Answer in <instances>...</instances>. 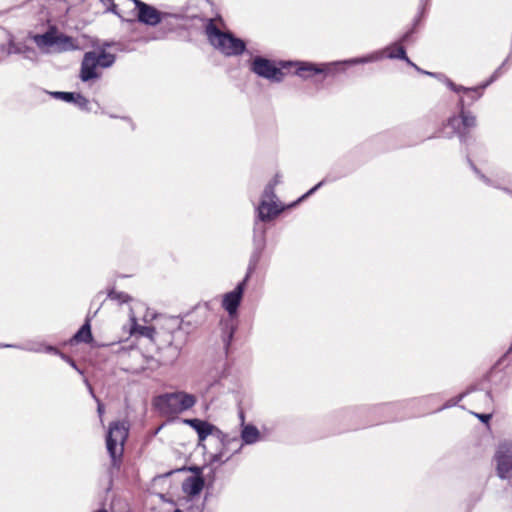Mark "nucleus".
Here are the masks:
<instances>
[{"label": "nucleus", "instance_id": "1", "mask_svg": "<svg viewBox=\"0 0 512 512\" xmlns=\"http://www.w3.org/2000/svg\"><path fill=\"white\" fill-rule=\"evenodd\" d=\"M265 234L266 229L263 226H259L258 222H255L253 241L256 252L250 260L247 273L244 279L238 283L232 291L222 296L221 306L228 313V319L221 322L223 325V341L226 346L230 344L233 338L236 329L235 320L238 317V308L241 304L246 284L256 269L260 253L265 246Z\"/></svg>", "mask_w": 512, "mask_h": 512}, {"label": "nucleus", "instance_id": "2", "mask_svg": "<svg viewBox=\"0 0 512 512\" xmlns=\"http://www.w3.org/2000/svg\"><path fill=\"white\" fill-rule=\"evenodd\" d=\"M381 52H374L367 56L352 58L344 61H337L331 63L315 64L308 61H287L281 63L282 67L294 66L296 68L295 74L302 79H309L312 76L320 73H330L339 71L338 67L343 65H357L366 64L381 59Z\"/></svg>", "mask_w": 512, "mask_h": 512}, {"label": "nucleus", "instance_id": "3", "mask_svg": "<svg viewBox=\"0 0 512 512\" xmlns=\"http://www.w3.org/2000/svg\"><path fill=\"white\" fill-rule=\"evenodd\" d=\"M197 403L194 394L185 391H175L157 396L153 404L165 416H174L190 410Z\"/></svg>", "mask_w": 512, "mask_h": 512}, {"label": "nucleus", "instance_id": "4", "mask_svg": "<svg viewBox=\"0 0 512 512\" xmlns=\"http://www.w3.org/2000/svg\"><path fill=\"white\" fill-rule=\"evenodd\" d=\"M205 33L210 44L225 56H238L245 51L246 45L243 40L221 31L213 20L207 23Z\"/></svg>", "mask_w": 512, "mask_h": 512}, {"label": "nucleus", "instance_id": "5", "mask_svg": "<svg viewBox=\"0 0 512 512\" xmlns=\"http://www.w3.org/2000/svg\"><path fill=\"white\" fill-rule=\"evenodd\" d=\"M32 39L41 52L46 54L72 51L77 48L72 37L55 29H50L44 34L33 35Z\"/></svg>", "mask_w": 512, "mask_h": 512}, {"label": "nucleus", "instance_id": "6", "mask_svg": "<svg viewBox=\"0 0 512 512\" xmlns=\"http://www.w3.org/2000/svg\"><path fill=\"white\" fill-rule=\"evenodd\" d=\"M115 62V56L106 51H88L84 54L79 77L83 82L98 79L101 76L99 68H109Z\"/></svg>", "mask_w": 512, "mask_h": 512}, {"label": "nucleus", "instance_id": "7", "mask_svg": "<svg viewBox=\"0 0 512 512\" xmlns=\"http://www.w3.org/2000/svg\"><path fill=\"white\" fill-rule=\"evenodd\" d=\"M458 108V115L449 117L444 128L451 129V131L447 133L449 137L456 135L461 140L465 141L469 138L471 131L476 127L477 120L472 112L465 109V101L462 97L459 99Z\"/></svg>", "mask_w": 512, "mask_h": 512}, {"label": "nucleus", "instance_id": "8", "mask_svg": "<svg viewBox=\"0 0 512 512\" xmlns=\"http://www.w3.org/2000/svg\"><path fill=\"white\" fill-rule=\"evenodd\" d=\"M278 183H280V178L276 175L264 188L261 201L256 208L258 220L263 222L270 221L283 211L284 208L281 203L277 201L274 192L275 186Z\"/></svg>", "mask_w": 512, "mask_h": 512}, {"label": "nucleus", "instance_id": "9", "mask_svg": "<svg viewBox=\"0 0 512 512\" xmlns=\"http://www.w3.org/2000/svg\"><path fill=\"white\" fill-rule=\"evenodd\" d=\"M281 63H284V61L276 65L272 60L256 56L250 63V70L258 77L279 83L284 79V73L282 71L284 67H282Z\"/></svg>", "mask_w": 512, "mask_h": 512}, {"label": "nucleus", "instance_id": "10", "mask_svg": "<svg viewBox=\"0 0 512 512\" xmlns=\"http://www.w3.org/2000/svg\"><path fill=\"white\" fill-rule=\"evenodd\" d=\"M183 423L192 427L198 436V446H204L203 442L207 437L212 436L220 441L221 444H226L227 435L224 434L217 426L208 421L198 418L184 419Z\"/></svg>", "mask_w": 512, "mask_h": 512}, {"label": "nucleus", "instance_id": "11", "mask_svg": "<svg viewBox=\"0 0 512 512\" xmlns=\"http://www.w3.org/2000/svg\"><path fill=\"white\" fill-rule=\"evenodd\" d=\"M135 5L137 20L148 26H156L167 16V13L158 11L155 7L140 0H131Z\"/></svg>", "mask_w": 512, "mask_h": 512}, {"label": "nucleus", "instance_id": "12", "mask_svg": "<svg viewBox=\"0 0 512 512\" xmlns=\"http://www.w3.org/2000/svg\"><path fill=\"white\" fill-rule=\"evenodd\" d=\"M129 428V422L126 420L111 423L107 434L106 448H117V446L123 448L128 437Z\"/></svg>", "mask_w": 512, "mask_h": 512}, {"label": "nucleus", "instance_id": "13", "mask_svg": "<svg viewBox=\"0 0 512 512\" xmlns=\"http://www.w3.org/2000/svg\"><path fill=\"white\" fill-rule=\"evenodd\" d=\"M241 418V431L240 437L244 445H254L263 439V434L253 424L244 422V414H240Z\"/></svg>", "mask_w": 512, "mask_h": 512}, {"label": "nucleus", "instance_id": "14", "mask_svg": "<svg viewBox=\"0 0 512 512\" xmlns=\"http://www.w3.org/2000/svg\"><path fill=\"white\" fill-rule=\"evenodd\" d=\"M0 51L6 55L22 54L26 59L37 60V54L33 48L28 47L24 43H16L12 39L9 40L8 48L5 49L4 46H0Z\"/></svg>", "mask_w": 512, "mask_h": 512}, {"label": "nucleus", "instance_id": "15", "mask_svg": "<svg viewBox=\"0 0 512 512\" xmlns=\"http://www.w3.org/2000/svg\"><path fill=\"white\" fill-rule=\"evenodd\" d=\"M205 485L204 479L200 475L189 476L182 484L183 492L189 497L198 496Z\"/></svg>", "mask_w": 512, "mask_h": 512}, {"label": "nucleus", "instance_id": "16", "mask_svg": "<svg viewBox=\"0 0 512 512\" xmlns=\"http://www.w3.org/2000/svg\"><path fill=\"white\" fill-rule=\"evenodd\" d=\"M483 401H484V410L485 412H475L472 411L471 413L478 418L482 423H484L486 426H489V423L493 417L494 414V401L493 397L490 392L483 393L481 395Z\"/></svg>", "mask_w": 512, "mask_h": 512}, {"label": "nucleus", "instance_id": "17", "mask_svg": "<svg viewBox=\"0 0 512 512\" xmlns=\"http://www.w3.org/2000/svg\"><path fill=\"white\" fill-rule=\"evenodd\" d=\"M496 461L497 475L502 479L512 478V456L499 452L496 454Z\"/></svg>", "mask_w": 512, "mask_h": 512}, {"label": "nucleus", "instance_id": "18", "mask_svg": "<svg viewBox=\"0 0 512 512\" xmlns=\"http://www.w3.org/2000/svg\"><path fill=\"white\" fill-rule=\"evenodd\" d=\"M386 56L389 58L403 59L408 64L415 66L411 60L406 56L404 47L401 44H394L386 47Z\"/></svg>", "mask_w": 512, "mask_h": 512}, {"label": "nucleus", "instance_id": "19", "mask_svg": "<svg viewBox=\"0 0 512 512\" xmlns=\"http://www.w3.org/2000/svg\"><path fill=\"white\" fill-rule=\"evenodd\" d=\"M74 339L77 342L89 343L92 340L90 320L87 319L80 330L75 334Z\"/></svg>", "mask_w": 512, "mask_h": 512}, {"label": "nucleus", "instance_id": "20", "mask_svg": "<svg viewBox=\"0 0 512 512\" xmlns=\"http://www.w3.org/2000/svg\"><path fill=\"white\" fill-rule=\"evenodd\" d=\"M229 451L230 450H219L218 453L212 454L210 457V464H217L219 466L233 459L235 453L228 454Z\"/></svg>", "mask_w": 512, "mask_h": 512}, {"label": "nucleus", "instance_id": "21", "mask_svg": "<svg viewBox=\"0 0 512 512\" xmlns=\"http://www.w3.org/2000/svg\"><path fill=\"white\" fill-rule=\"evenodd\" d=\"M130 319L133 323V325H132L133 331H137L141 335L146 336V337L151 338L153 336V334L155 332L154 328L149 327V326H140V325L136 324V317H135V312L133 309H131Z\"/></svg>", "mask_w": 512, "mask_h": 512}, {"label": "nucleus", "instance_id": "22", "mask_svg": "<svg viewBox=\"0 0 512 512\" xmlns=\"http://www.w3.org/2000/svg\"><path fill=\"white\" fill-rule=\"evenodd\" d=\"M111 460V474L113 469L119 470L122 463L124 450H107Z\"/></svg>", "mask_w": 512, "mask_h": 512}, {"label": "nucleus", "instance_id": "23", "mask_svg": "<svg viewBox=\"0 0 512 512\" xmlns=\"http://www.w3.org/2000/svg\"><path fill=\"white\" fill-rule=\"evenodd\" d=\"M84 382H85V384H86V386L88 388V391H89L90 395L92 396V398L97 403V413H98V415L100 417V421L103 422V415H104V412H105L104 405L101 403L99 398L95 395L94 390H93L91 384L89 383V381L87 379H85Z\"/></svg>", "mask_w": 512, "mask_h": 512}, {"label": "nucleus", "instance_id": "24", "mask_svg": "<svg viewBox=\"0 0 512 512\" xmlns=\"http://www.w3.org/2000/svg\"><path fill=\"white\" fill-rule=\"evenodd\" d=\"M72 103L78 106L82 110H88L89 101L86 97L79 93H74Z\"/></svg>", "mask_w": 512, "mask_h": 512}, {"label": "nucleus", "instance_id": "25", "mask_svg": "<svg viewBox=\"0 0 512 512\" xmlns=\"http://www.w3.org/2000/svg\"><path fill=\"white\" fill-rule=\"evenodd\" d=\"M108 297L111 300L118 301L119 303H126L130 300V297L128 294H126L124 292L115 291V290H111L108 293Z\"/></svg>", "mask_w": 512, "mask_h": 512}, {"label": "nucleus", "instance_id": "26", "mask_svg": "<svg viewBox=\"0 0 512 512\" xmlns=\"http://www.w3.org/2000/svg\"><path fill=\"white\" fill-rule=\"evenodd\" d=\"M2 347H14L13 345H3ZM16 348L32 351V352H42L43 351V343H28L25 346H15Z\"/></svg>", "mask_w": 512, "mask_h": 512}, {"label": "nucleus", "instance_id": "27", "mask_svg": "<svg viewBox=\"0 0 512 512\" xmlns=\"http://www.w3.org/2000/svg\"><path fill=\"white\" fill-rule=\"evenodd\" d=\"M486 85L465 89V94L471 98L472 101L479 99L482 96L483 90Z\"/></svg>", "mask_w": 512, "mask_h": 512}, {"label": "nucleus", "instance_id": "28", "mask_svg": "<svg viewBox=\"0 0 512 512\" xmlns=\"http://www.w3.org/2000/svg\"><path fill=\"white\" fill-rule=\"evenodd\" d=\"M52 96L61 99L65 102H72L74 93L73 92H53Z\"/></svg>", "mask_w": 512, "mask_h": 512}, {"label": "nucleus", "instance_id": "29", "mask_svg": "<svg viewBox=\"0 0 512 512\" xmlns=\"http://www.w3.org/2000/svg\"><path fill=\"white\" fill-rule=\"evenodd\" d=\"M60 357L67 362L71 367H73L76 371H78L80 374H82V371L77 367L75 361L71 359L69 356L65 354H60Z\"/></svg>", "mask_w": 512, "mask_h": 512}, {"label": "nucleus", "instance_id": "30", "mask_svg": "<svg viewBox=\"0 0 512 512\" xmlns=\"http://www.w3.org/2000/svg\"><path fill=\"white\" fill-rule=\"evenodd\" d=\"M324 184V180L320 181L317 185H315L313 188H311L307 193H305L298 202L302 201L303 199L307 198L308 196L312 195L315 191H317L322 185Z\"/></svg>", "mask_w": 512, "mask_h": 512}, {"label": "nucleus", "instance_id": "31", "mask_svg": "<svg viewBox=\"0 0 512 512\" xmlns=\"http://www.w3.org/2000/svg\"><path fill=\"white\" fill-rule=\"evenodd\" d=\"M42 352L53 353V354H56V355H59V356H60V354H63L57 348H55V347H53L51 345H45V344H43V351Z\"/></svg>", "mask_w": 512, "mask_h": 512}, {"label": "nucleus", "instance_id": "32", "mask_svg": "<svg viewBox=\"0 0 512 512\" xmlns=\"http://www.w3.org/2000/svg\"><path fill=\"white\" fill-rule=\"evenodd\" d=\"M451 87H452V89H453L455 92H457V93H460V92L465 93V89H466V88H465V87H463V86H457V85H455V84H453V83H452V84H451Z\"/></svg>", "mask_w": 512, "mask_h": 512}, {"label": "nucleus", "instance_id": "33", "mask_svg": "<svg viewBox=\"0 0 512 512\" xmlns=\"http://www.w3.org/2000/svg\"><path fill=\"white\" fill-rule=\"evenodd\" d=\"M181 470H182V469H173V470H170V471H168V472L164 473L163 475L156 476V477H155V479H156V478H162V477H168V476L172 475L174 472L181 471Z\"/></svg>", "mask_w": 512, "mask_h": 512}, {"label": "nucleus", "instance_id": "34", "mask_svg": "<svg viewBox=\"0 0 512 512\" xmlns=\"http://www.w3.org/2000/svg\"><path fill=\"white\" fill-rule=\"evenodd\" d=\"M109 10H110V11H112V12H114V13H116V14H118V13L116 12V5H115V4H113V5H112V7H111Z\"/></svg>", "mask_w": 512, "mask_h": 512}, {"label": "nucleus", "instance_id": "35", "mask_svg": "<svg viewBox=\"0 0 512 512\" xmlns=\"http://www.w3.org/2000/svg\"><path fill=\"white\" fill-rule=\"evenodd\" d=\"M94 512H108V511L105 508H101V509H98V510H96Z\"/></svg>", "mask_w": 512, "mask_h": 512}, {"label": "nucleus", "instance_id": "36", "mask_svg": "<svg viewBox=\"0 0 512 512\" xmlns=\"http://www.w3.org/2000/svg\"><path fill=\"white\" fill-rule=\"evenodd\" d=\"M191 470L194 471V472H198L200 470V468L199 467H194Z\"/></svg>", "mask_w": 512, "mask_h": 512}, {"label": "nucleus", "instance_id": "37", "mask_svg": "<svg viewBox=\"0 0 512 512\" xmlns=\"http://www.w3.org/2000/svg\"><path fill=\"white\" fill-rule=\"evenodd\" d=\"M173 512H183L181 509L177 508Z\"/></svg>", "mask_w": 512, "mask_h": 512}]
</instances>
